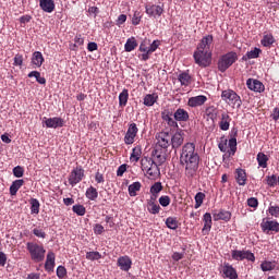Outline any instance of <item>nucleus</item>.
Returning <instances> with one entry per match:
<instances>
[{
    "label": "nucleus",
    "instance_id": "c03bdc74",
    "mask_svg": "<svg viewBox=\"0 0 279 279\" xmlns=\"http://www.w3.org/2000/svg\"><path fill=\"white\" fill-rule=\"evenodd\" d=\"M32 215H38L40 213V202L37 198L29 201Z\"/></svg>",
    "mask_w": 279,
    "mask_h": 279
},
{
    "label": "nucleus",
    "instance_id": "39448f33",
    "mask_svg": "<svg viewBox=\"0 0 279 279\" xmlns=\"http://www.w3.org/2000/svg\"><path fill=\"white\" fill-rule=\"evenodd\" d=\"M195 64H198L202 69H206L213 64V52L204 50H195L193 53Z\"/></svg>",
    "mask_w": 279,
    "mask_h": 279
},
{
    "label": "nucleus",
    "instance_id": "603ef678",
    "mask_svg": "<svg viewBox=\"0 0 279 279\" xmlns=\"http://www.w3.org/2000/svg\"><path fill=\"white\" fill-rule=\"evenodd\" d=\"M228 145L230 148L229 150L230 156H234V154H236V137L230 138Z\"/></svg>",
    "mask_w": 279,
    "mask_h": 279
},
{
    "label": "nucleus",
    "instance_id": "4be33fe9",
    "mask_svg": "<svg viewBox=\"0 0 279 279\" xmlns=\"http://www.w3.org/2000/svg\"><path fill=\"white\" fill-rule=\"evenodd\" d=\"M118 267H120L122 271H130V269H132V259L128 255L119 257Z\"/></svg>",
    "mask_w": 279,
    "mask_h": 279
},
{
    "label": "nucleus",
    "instance_id": "473e14b6",
    "mask_svg": "<svg viewBox=\"0 0 279 279\" xmlns=\"http://www.w3.org/2000/svg\"><path fill=\"white\" fill-rule=\"evenodd\" d=\"M136 47H138V41H136V37H131V38L126 39V43L124 45V50L128 53L134 51V49H136Z\"/></svg>",
    "mask_w": 279,
    "mask_h": 279
},
{
    "label": "nucleus",
    "instance_id": "20e7f679",
    "mask_svg": "<svg viewBox=\"0 0 279 279\" xmlns=\"http://www.w3.org/2000/svg\"><path fill=\"white\" fill-rule=\"evenodd\" d=\"M236 60H239V56L234 51L222 54L218 60V71H220V73H226Z\"/></svg>",
    "mask_w": 279,
    "mask_h": 279
},
{
    "label": "nucleus",
    "instance_id": "49530a36",
    "mask_svg": "<svg viewBox=\"0 0 279 279\" xmlns=\"http://www.w3.org/2000/svg\"><path fill=\"white\" fill-rule=\"evenodd\" d=\"M195 205L194 208H201L202 204H204V199H206V194H204L203 192H198L196 193L195 197Z\"/></svg>",
    "mask_w": 279,
    "mask_h": 279
},
{
    "label": "nucleus",
    "instance_id": "e2e57ef3",
    "mask_svg": "<svg viewBox=\"0 0 279 279\" xmlns=\"http://www.w3.org/2000/svg\"><path fill=\"white\" fill-rule=\"evenodd\" d=\"M33 234H35V236H37L38 239H46L47 236V233H45L43 229H34Z\"/></svg>",
    "mask_w": 279,
    "mask_h": 279
},
{
    "label": "nucleus",
    "instance_id": "bf43d9fd",
    "mask_svg": "<svg viewBox=\"0 0 279 279\" xmlns=\"http://www.w3.org/2000/svg\"><path fill=\"white\" fill-rule=\"evenodd\" d=\"M159 204L163 208H167V206H169V204H171V197H169L168 195L161 196L159 198Z\"/></svg>",
    "mask_w": 279,
    "mask_h": 279
},
{
    "label": "nucleus",
    "instance_id": "ea45409f",
    "mask_svg": "<svg viewBox=\"0 0 279 279\" xmlns=\"http://www.w3.org/2000/svg\"><path fill=\"white\" fill-rule=\"evenodd\" d=\"M276 260L269 262V260H264L260 264V269L262 271H274V269H276Z\"/></svg>",
    "mask_w": 279,
    "mask_h": 279
},
{
    "label": "nucleus",
    "instance_id": "3c124183",
    "mask_svg": "<svg viewBox=\"0 0 279 279\" xmlns=\"http://www.w3.org/2000/svg\"><path fill=\"white\" fill-rule=\"evenodd\" d=\"M262 52L263 50H260L259 48H254L253 50L246 52V58L247 60H254L258 58Z\"/></svg>",
    "mask_w": 279,
    "mask_h": 279
},
{
    "label": "nucleus",
    "instance_id": "72a5a7b5",
    "mask_svg": "<svg viewBox=\"0 0 279 279\" xmlns=\"http://www.w3.org/2000/svg\"><path fill=\"white\" fill-rule=\"evenodd\" d=\"M256 160H257L258 167H260L262 169H267L268 167L267 162H269V157L265 155V153H258Z\"/></svg>",
    "mask_w": 279,
    "mask_h": 279
},
{
    "label": "nucleus",
    "instance_id": "69168bd1",
    "mask_svg": "<svg viewBox=\"0 0 279 279\" xmlns=\"http://www.w3.org/2000/svg\"><path fill=\"white\" fill-rule=\"evenodd\" d=\"M95 181L97 182V184H104V182H106V179L104 178V173L97 171L95 174Z\"/></svg>",
    "mask_w": 279,
    "mask_h": 279
},
{
    "label": "nucleus",
    "instance_id": "7c9ffc66",
    "mask_svg": "<svg viewBox=\"0 0 279 279\" xmlns=\"http://www.w3.org/2000/svg\"><path fill=\"white\" fill-rule=\"evenodd\" d=\"M141 156H143V148L141 146H135L132 149L130 160L131 162H138L141 160Z\"/></svg>",
    "mask_w": 279,
    "mask_h": 279
},
{
    "label": "nucleus",
    "instance_id": "9b49d317",
    "mask_svg": "<svg viewBox=\"0 0 279 279\" xmlns=\"http://www.w3.org/2000/svg\"><path fill=\"white\" fill-rule=\"evenodd\" d=\"M231 256L233 260H251V263H254V260H256V257L254 256V253H252V251L233 250L231 251Z\"/></svg>",
    "mask_w": 279,
    "mask_h": 279
},
{
    "label": "nucleus",
    "instance_id": "a878e982",
    "mask_svg": "<svg viewBox=\"0 0 279 279\" xmlns=\"http://www.w3.org/2000/svg\"><path fill=\"white\" fill-rule=\"evenodd\" d=\"M53 267H56V253L48 252L45 263L46 271H53Z\"/></svg>",
    "mask_w": 279,
    "mask_h": 279
},
{
    "label": "nucleus",
    "instance_id": "13d9d810",
    "mask_svg": "<svg viewBox=\"0 0 279 279\" xmlns=\"http://www.w3.org/2000/svg\"><path fill=\"white\" fill-rule=\"evenodd\" d=\"M142 19L143 15L141 14V11H135L132 17V25H141Z\"/></svg>",
    "mask_w": 279,
    "mask_h": 279
},
{
    "label": "nucleus",
    "instance_id": "6e6d98bb",
    "mask_svg": "<svg viewBox=\"0 0 279 279\" xmlns=\"http://www.w3.org/2000/svg\"><path fill=\"white\" fill-rule=\"evenodd\" d=\"M268 213L271 215V217H276V219H279V206L278 205H270L268 207Z\"/></svg>",
    "mask_w": 279,
    "mask_h": 279
},
{
    "label": "nucleus",
    "instance_id": "09e8293b",
    "mask_svg": "<svg viewBox=\"0 0 279 279\" xmlns=\"http://www.w3.org/2000/svg\"><path fill=\"white\" fill-rule=\"evenodd\" d=\"M72 210L78 217H84V215H86V207H84V205H80V204L73 205Z\"/></svg>",
    "mask_w": 279,
    "mask_h": 279
},
{
    "label": "nucleus",
    "instance_id": "a211bd4d",
    "mask_svg": "<svg viewBox=\"0 0 279 279\" xmlns=\"http://www.w3.org/2000/svg\"><path fill=\"white\" fill-rule=\"evenodd\" d=\"M246 86L250 90H254V93H263L265 90V85L258 80L248 78L246 81Z\"/></svg>",
    "mask_w": 279,
    "mask_h": 279
},
{
    "label": "nucleus",
    "instance_id": "8fccbe9b",
    "mask_svg": "<svg viewBox=\"0 0 279 279\" xmlns=\"http://www.w3.org/2000/svg\"><path fill=\"white\" fill-rule=\"evenodd\" d=\"M147 175L149 178H158L160 175V168H158V163H155L148 171H146Z\"/></svg>",
    "mask_w": 279,
    "mask_h": 279
},
{
    "label": "nucleus",
    "instance_id": "393cba45",
    "mask_svg": "<svg viewBox=\"0 0 279 279\" xmlns=\"http://www.w3.org/2000/svg\"><path fill=\"white\" fill-rule=\"evenodd\" d=\"M222 274L225 278H230V279H236L239 278V275L236 274V269L232 267L230 264H225L222 267Z\"/></svg>",
    "mask_w": 279,
    "mask_h": 279
},
{
    "label": "nucleus",
    "instance_id": "2f4dec72",
    "mask_svg": "<svg viewBox=\"0 0 279 279\" xmlns=\"http://www.w3.org/2000/svg\"><path fill=\"white\" fill-rule=\"evenodd\" d=\"M85 197H87L89 199V202H95V199H97V197H99V192L97 191V187H95L93 185L87 187V190L85 192Z\"/></svg>",
    "mask_w": 279,
    "mask_h": 279
},
{
    "label": "nucleus",
    "instance_id": "c756f323",
    "mask_svg": "<svg viewBox=\"0 0 279 279\" xmlns=\"http://www.w3.org/2000/svg\"><path fill=\"white\" fill-rule=\"evenodd\" d=\"M25 184V180L23 179H17L12 182L10 186V195L14 196L16 193H19V190Z\"/></svg>",
    "mask_w": 279,
    "mask_h": 279
},
{
    "label": "nucleus",
    "instance_id": "1a4fd4ad",
    "mask_svg": "<svg viewBox=\"0 0 279 279\" xmlns=\"http://www.w3.org/2000/svg\"><path fill=\"white\" fill-rule=\"evenodd\" d=\"M136 136H138V126L136 125V123L132 122L129 124V128L124 135V144L134 145V142L136 141Z\"/></svg>",
    "mask_w": 279,
    "mask_h": 279
},
{
    "label": "nucleus",
    "instance_id": "7ed1b4c3",
    "mask_svg": "<svg viewBox=\"0 0 279 279\" xmlns=\"http://www.w3.org/2000/svg\"><path fill=\"white\" fill-rule=\"evenodd\" d=\"M26 250L34 263H43V260H45V254L47 251L43 244H38L36 242H27Z\"/></svg>",
    "mask_w": 279,
    "mask_h": 279
},
{
    "label": "nucleus",
    "instance_id": "4468645a",
    "mask_svg": "<svg viewBox=\"0 0 279 279\" xmlns=\"http://www.w3.org/2000/svg\"><path fill=\"white\" fill-rule=\"evenodd\" d=\"M161 119L169 128H178V122L175 118L173 119V110L165 109L161 111Z\"/></svg>",
    "mask_w": 279,
    "mask_h": 279
},
{
    "label": "nucleus",
    "instance_id": "052dcab7",
    "mask_svg": "<svg viewBox=\"0 0 279 279\" xmlns=\"http://www.w3.org/2000/svg\"><path fill=\"white\" fill-rule=\"evenodd\" d=\"M247 206H250V208H258V198L256 197L248 198Z\"/></svg>",
    "mask_w": 279,
    "mask_h": 279
},
{
    "label": "nucleus",
    "instance_id": "5fc2aeb1",
    "mask_svg": "<svg viewBox=\"0 0 279 279\" xmlns=\"http://www.w3.org/2000/svg\"><path fill=\"white\" fill-rule=\"evenodd\" d=\"M266 182H267L268 186L274 189V186H276L278 184V177H276V174L268 175V177H266Z\"/></svg>",
    "mask_w": 279,
    "mask_h": 279
},
{
    "label": "nucleus",
    "instance_id": "9d476101",
    "mask_svg": "<svg viewBox=\"0 0 279 279\" xmlns=\"http://www.w3.org/2000/svg\"><path fill=\"white\" fill-rule=\"evenodd\" d=\"M157 140V147H160L161 149H169L171 147V133L167 131L159 132L156 135Z\"/></svg>",
    "mask_w": 279,
    "mask_h": 279
},
{
    "label": "nucleus",
    "instance_id": "cd10ccee",
    "mask_svg": "<svg viewBox=\"0 0 279 279\" xmlns=\"http://www.w3.org/2000/svg\"><path fill=\"white\" fill-rule=\"evenodd\" d=\"M147 210L150 215H158L161 210V207L158 203H156V199L151 197L150 201L147 202Z\"/></svg>",
    "mask_w": 279,
    "mask_h": 279
},
{
    "label": "nucleus",
    "instance_id": "2eb2a0df",
    "mask_svg": "<svg viewBox=\"0 0 279 279\" xmlns=\"http://www.w3.org/2000/svg\"><path fill=\"white\" fill-rule=\"evenodd\" d=\"M213 40H214L213 35H207V36L203 37V38L201 39L199 44L197 45L196 50H198V51L213 52V51L210 50V45H213Z\"/></svg>",
    "mask_w": 279,
    "mask_h": 279
},
{
    "label": "nucleus",
    "instance_id": "79ce46f5",
    "mask_svg": "<svg viewBox=\"0 0 279 279\" xmlns=\"http://www.w3.org/2000/svg\"><path fill=\"white\" fill-rule=\"evenodd\" d=\"M162 191V183L156 182L154 185L150 186V194L153 199L158 197V194Z\"/></svg>",
    "mask_w": 279,
    "mask_h": 279
},
{
    "label": "nucleus",
    "instance_id": "f257e3e1",
    "mask_svg": "<svg viewBox=\"0 0 279 279\" xmlns=\"http://www.w3.org/2000/svg\"><path fill=\"white\" fill-rule=\"evenodd\" d=\"M180 163L185 166L186 178H195L199 169V155L195 151L194 143H186L182 147Z\"/></svg>",
    "mask_w": 279,
    "mask_h": 279
},
{
    "label": "nucleus",
    "instance_id": "c9c22d12",
    "mask_svg": "<svg viewBox=\"0 0 279 279\" xmlns=\"http://www.w3.org/2000/svg\"><path fill=\"white\" fill-rule=\"evenodd\" d=\"M141 165L142 171H148L156 165V161L153 158L144 157L141 160Z\"/></svg>",
    "mask_w": 279,
    "mask_h": 279
},
{
    "label": "nucleus",
    "instance_id": "412c9836",
    "mask_svg": "<svg viewBox=\"0 0 279 279\" xmlns=\"http://www.w3.org/2000/svg\"><path fill=\"white\" fill-rule=\"evenodd\" d=\"M173 119L179 123H186V121H189L190 119L189 111H186L185 109L179 108L173 113Z\"/></svg>",
    "mask_w": 279,
    "mask_h": 279
},
{
    "label": "nucleus",
    "instance_id": "58836bf2",
    "mask_svg": "<svg viewBox=\"0 0 279 279\" xmlns=\"http://www.w3.org/2000/svg\"><path fill=\"white\" fill-rule=\"evenodd\" d=\"M156 101H158V94H156V93L147 94L144 97V106H147L148 108L154 106V104H156Z\"/></svg>",
    "mask_w": 279,
    "mask_h": 279
},
{
    "label": "nucleus",
    "instance_id": "ddd939ff",
    "mask_svg": "<svg viewBox=\"0 0 279 279\" xmlns=\"http://www.w3.org/2000/svg\"><path fill=\"white\" fill-rule=\"evenodd\" d=\"M170 145L172 149H179V147H182V145H184V131L179 130L171 135Z\"/></svg>",
    "mask_w": 279,
    "mask_h": 279
},
{
    "label": "nucleus",
    "instance_id": "774afa93",
    "mask_svg": "<svg viewBox=\"0 0 279 279\" xmlns=\"http://www.w3.org/2000/svg\"><path fill=\"white\" fill-rule=\"evenodd\" d=\"M74 44H76L78 47L84 45V37H82V34H78L74 37Z\"/></svg>",
    "mask_w": 279,
    "mask_h": 279
},
{
    "label": "nucleus",
    "instance_id": "c85d7f7f",
    "mask_svg": "<svg viewBox=\"0 0 279 279\" xmlns=\"http://www.w3.org/2000/svg\"><path fill=\"white\" fill-rule=\"evenodd\" d=\"M44 62H45V57H43V52L35 51L32 57V64L34 66H37V69H40Z\"/></svg>",
    "mask_w": 279,
    "mask_h": 279
},
{
    "label": "nucleus",
    "instance_id": "0e129e2a",
    "mask_svg": "<svg viewBox=\"0 0 279 279\" xmlns=\"http://www.w3.org/2000/svg\"><path fill=\"white\" fill-rule=\"evenodd\" d=\"M218 148L220 149V151L226 154V151L228 149V140L222 138L221 142L218 144Z\"/></svg>",
    "mask_w": 279,
    "mask_h": 279
},
{
    "label": "nucleus",
    "instance_id": "a18cd8bd",
    "mask_svg": "<svg viewBox=\"0 0 279 279\" xmlns=\"http://www.w3.org/2000/svg\"><path fill=\"white\" fill-rule=\"evenodd\" d=\"M28 77H35V80H36V82H38V84H41V85L47 84V78L40 76V72H38V71L29 72Z\"/></svg>",
    "mask_w": 279,
    "mask_h": 279
},
{
    "label": "nucleus",
    "instance_id": "5701e85b",
    "mask_svg": "<svg viewBox=\"0 0 279 279\" xmlns=\"http://www.w3.org/2000/svg\"><path fill=\"white\" fill-rule=\"evenodd\" d=\"M39 8L43 12L51 14L56 10V2L53 0H39Z\"/></svg>",
    "mask_w": 279,
    "mask_h": 279
},
{
    "label": "nucleus",
    "instance_id": "680f3d73",
    "mask_svg": "<svg viewBox=\"0 0 279 279\" xmlns=\"http://www.w3.org/2000/svg\"><path fill=\"white\" fill-rule=\"evenodd\" d=\"M14 62H13V64H14V66H23V54H15V57H14Z\"/></svg>",
    "mask_w": 279,
    "mask_h": 279
},
{
    "label": "nucleus",
    "instance_id": "37998d69",
    "mask_svg": "<svg viewBox=\"0 0 279 279\" xmlns=\"http://www.w3.org/2000/svg\"><path fill=\"white\" fill-rule=\"evenodd\" d=\"M263 47H271L274 43H276V38H274L272 34L264 35L263 39L260 40Z\"/></svg>",
    "mask_w": 279,
    "mask_h": 279
},
{
    "label": "nucleus",
    "instance_id": "f03ea898",
    "mask_svg": "<svg viewBox=\"0 0 279 279\" xmlns=\"http://www.w3.org/2000/svg\"><path fill=\"white\" fill-rule=\"evenodd\" d=\"M160 47V40L156 39L151 43V39L144 38L140 44L138 58L142 62H147L151 58V53H154Z\"/></svg>",
    "mask_w": 279,
    "mask_h": 279
},
{
    "label": "nucleus",
    "instance_id": "864d4df0",
    "mask_svg": "<svg viewBox=\"0 0 279 279\" xmlns=\"http://www.w3.org/2000/svg\"><path fill=\"white\" fill-rule=\"evenodd\" d=\"M86 259L87 260H99L101 259V253L95 251V252H87L86 253Z\"/></svg>",
    "mask_w": 279,
    "mask_h": 279
},
{
    "label": "nucleus",
    "instance_id": "4d7b16f0",
    "mask_svg": "<svg viewBox=\"0 0 279 279\" xmlns=\"http://www.w3.org/2000/svg\"><path fill=\"white\" fill-rule=\"evenodd\" d=\"M13 175L14 178H23V175H25V169L21 166H16L13 168Z\"/></svg>",
    "mask_w": 279,
    "mask_h": 279
},
{
    "label": "nucleus",
    "instance_id": "bb28decb",
    "mask_svg": "<svg viewBox=\"0 0 279 279\" xmlns=\"http://www.w3.org/2000/svg\"><path fill=\"white\" fill-rule=\"evenodd\" d=\"M232 219V214L228 210L221 209L214 214V221H230Z\"/></svg>",
    "mask_w": 279,
    "mask_h": 279
},
{
    "label": "nucleus",
    "instance_id": "a19ab883",
    "mask_svg": "<svg viewBox=\"0 0 279 279\" xmlns=\"http://www.w3.org/2000/svg\"><path fill=\"white\" fill-rule=\"evenodd\" d=\"M166 226L170 230H178L180 222L178 221V218H175V217H168L166 219Z\"/></svg>",
    "mask_w": 279,
    "mask_h": 279
},
{
    "label": "nucleus",
    "instance_id": "b1692460",
    "mask_svg": "<svg viewBox=\"0 0 279 279\" xmlns=\"http://www.w3.org/2000/svg\"><path fill=\"white\" fill-rule=\"evenodd\" d=\"M203 221H204V227H203V234H209L210 230L213 229V216L210 215V213H206L203 216Z\"/></svg>",
    "mask_w": 279,
    "mask_h": 279
},
{
    "label": "nucleus",
    "instance_id": "423d86ee",
    "mask_svg": "<svg viewBox=\"0 0 279 279\" xmlns=\"http://www.w3.org/2000/svg\"><path fill=\"white\" fill-rule=\"evenodd\" d=\"M221 99L222 101H226V104H229V106H236V108H241L243 104L241 96H239V94L232 89L222 90Z\"/></svg>",
    "mask_w": 279,
    "mask_h": 279
},
{
    "label": "nucleus",
    "instance_id": "0eeeda50",
    "mask_svg": "<svg viewBox=\"0 0 279 279\" xmlns=\"http://www.w3.org/2000/svg\"><path fill=\"white\" fill-rule=\"evenodd\" d=\"M84 173L85 171L82 166H76L75 168H73V170L70 172L68 177V182L70 186H77V184H80V182L84 180L85 178Z\"/></svg>",
    "mask_w": 279,
    "mask_h": 279
},
{
    "label": "nucleus",
    "instance_id": "f704fd0d",
    "mask_svg": "<svg viewBox=\"0 0 279 279\" xmlns=\"http://www.w3.org/2000/svg\"><path fill=\"white\" fill-rule=\"evenodd\" d=\"M130 99V92H128L126 88H124L120 94H119V106L121 108H125L128 106V100Z\"/></svg>",
    "mask_w": 279,
    "mask_h": 279
},
{
    "label": "nucleus",
    "instance_id": "6ab92c4d",
    "mask_svg": "<svg viewBox=\"0 0 279 279\" xmlns=\"http://www.w3.org/2000/svg\"><path fill=\"white\" fill-rule=\"evenodd\" d=\"M263 232H279V222L276 220L263 221L260 225Z\"/></svg>",
    "mask_w": 279,
    "mask_h": 279
},
{
    "label": "nucleus",
    "instance_id": "f3484780",
    "mask_svg": "<svg viewBox=\"0 0 279 279\" xmlns=\"http://www.w3.org/2000/svg\"><path fill=\"white\" fill-rule=\"evenodd\" d=\"M232 122V118L230 117V114H228V112H222L220 116V121L218 122L219 129L222 132H228V130H230V123Z\"/></svg>",
    "mask_w": 279,
    "mask_h": 279
},
{
    "label": "nucleus",
    "instance_id": "e433bc0d",
    "mask_svg": "<svg viewBox=\"0 0 279 279\" xmlns=\"http://www.w3.org/2000/svg\"><path fill=\"white\" fill-rule=\"evenodd\" d=\"M143 187V184L141 182L136 181L133 182L131 185H129V195L130 197H136L138 191Z\"/></svg>",
    "mask_w": 279,
    "mask_h": 279
},
{
    "label": "nucleus",
    "instance_id": "dca6fc26",
    "mask_svg": "<svg viewBox=\"0 0 279 279\" xmlns=\"http://www.w3.org/2000/svg\"><path fill=\"white\" fill-rule=\"evenodd\" d=\"M206 101H208V97H206L204 95L194 96V97L189 98L187 106L190 108H198L199 106H204V104H206Z\"/></svg>",
    "mask_w": 279,
    "mask_h": 279
},
{
    "label": "nucleus",
    "instance_id": "f8f14e48",
    "mask_svg": "<svg viewBox=\"0 0 279 279\" xmlns=\"http://www.w3.org/2000/svg\"><path fill=\"white\" fill-rule=\"evenodd\" d=\"M43 123H45L46 128H51L53 130H57V128H64V119L60 117H53V118H43Z\"/></svg>",
    "mask_w": 279,
    "mask_h": 279
},
{
    "label": "nucleus",
    "instance_id": "de8ad7c7",
    "mask_svg": "<svg viewBox=\"0 0 279 279\" xmlns=\"http://www.w3.org/2000/svg\"><path fill=\"white\" fill-rule=\"evenodd\" d=\"M151 159L156 162L157 166L163 165V162L167 160V158H165V155H161L160 151H158L157 149L153 154Z\"/></svg>",
    "mask_w": 279,
    "mask_h": 279
},
{
    "label": "nucleus",
    "instance_id": "338daca9",
    "mask_svg": "<svg viewBox=\"0 0 279 279\" xmlns=\"http://www.w3.org/2000/svg\"><path fill=\"white\" fill-rule=\"evenodd\" d=\"M57 276L58 278H64V276H66V268H64V266H59L57 268Z\"/></svg>",
    "mask_w": 279,
    "mask_h": 279
},
{
    "label": "nucleus",
    "instance_id": "6e6552de",
    "mask_svg": "<svg viewBox=\"0 0 279 279\" xmlns=\"http://www.w3.org/2000/svg\"><path fill=\"white\" fill-rule=\"evenodd\" d=\"M145 12L150 19H158L165 13V7L160 4H154L148 2L145 4Z\"/></svg>",
    "mask_w": 279,
    "mask_h": 279
},
{
    "label": "nucleus",
    "instance_id": "4c0bfd02",
    "mask_svg": "<svg viewBox=\"0 0 279 279\" xmlns=\"http://www.w3.org/2000/svg\"><path fill=\"white\" fill-rule=\"evenodd\" d=\"M178 80L181 84V86H189L191 84V74L189 72H182L178 75Z\"/></svg>",
    "mask_w": 279,
    "mask_h": 279
},
{
    "label": "nucleus",
    "instance_id": "aec40b11",
    "mask_svg": "<svg viewBox=\"0 0 279 279\" xmlns=\"http://www.w3.org/2000/svg\"><path fill=\"white\" fill-rule=\"evenodd\" d=\"M235 182L239 186H245V184H247V172H245V169H235Z\"/></svg>",
    "mask_w": 279,
    "mask_h": 279
}]
</instances>
